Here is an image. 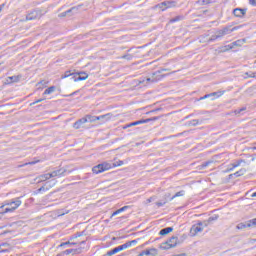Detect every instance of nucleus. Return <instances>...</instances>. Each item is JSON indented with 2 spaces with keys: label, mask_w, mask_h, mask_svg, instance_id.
Returning <instances> with one entry per match:
<instances>
[{
  "label": "nucleus",
  "mask_w": 256,
  "mask_h": 256,
  "mask_svg": "<svg viewBox=\"0 0 256 256\" xmlns=\"http://www.w3.org/2000/svg\"><path fill=\"white\" fill-rule=\"evenodd\" d=\"M67 77H75V73H71V71H66L62 76L61 79H67Z\"/></svg>",
  "instance_id": "nucleus-27"
},
{
  "label": "nucleus",
  "mask_w": 256,
  "mask_h": 256,
  "mask_svg": "<svg viewBox=\"0 0 256 256\" xmlns=\"http://www.w3.org/2000/svg\"><path fill=\"white\" fill-rule=\"evenodd\" d=\"M156 205H157V207H163V206L167 205V201L157 202Z\"/></svg>",
  "instance_id": "nucleus-41"
},
{
  "label": "nucleus",
  "mask_w": 256,
  "mask_h": 256,
  "mask_svg": "<svg viewBox=\"0 0 256 256\" xmlns=\"http://www.w3.org/2000/svg\"><path fill=\"white\" fill-rule=\"evenodd\" d=\"M243 111H245V108H242V109H239V110H235V113H241Z\"/></svg>",
  "instance_id": "nucleus-52"
},
{
  "label": "nucleus",
  "mask_w": 256,
  "mask_h": 256,
  "mask_svg": "<svg viewBox=\"0 0 256 256\" xmlns=\"http://www.w3.org/2000/svg\"><path fill=\"white\" fill-rule=\"evenodd\" d=\"M83 235H85V231L82 232H77L76 234H74L73 236H71L69 238V241L67 242H63L59 245V247H71V245H85L86 240H82L80 242L76 241L75 239H79V237H83Z\"/></svg>",
  "instance_id": "nucleus-3"
},
{
  "label": "nucleus",
  "mask_w": 256,
  "mask_h": 256,
  "mask_svg": "<svg viewBox=\"0 0 256 256\" xmlns=\"http://www.w3.org/2000/svg\"><path fill=\"white\" fill-rule=\"evenodd\" d=\"M42 101H45V98L38 99V100L34 101L33 103H31L30 105H37V103H42Z\"/></svg>",
  "instance_id": "nucleus-38"
},
{
  "label": "nucleus",
  "mask_w": 256,
  "mask_h": 256,
  "mask_svg": "<svg viewBox=\"0 0 256 256\" xmlns=\"http://www.w3.org/2000/svg\"><path fill=\"white\" fill-rule=\"evenodd\" d=\"M159 119H161V116H155L152 118L137 120V121L126 124L124 126V129H128V127H135L137 125H143L144 123H151V121H159Z\"/></svg>",
  "instance_id": "nucleus-6"
},
{
  "label": "nucleus",
  "mask_w": 256,
  "mask_h": 256,
  "mask_svg": "<svg viewBox=\"0 0 256 256\" xmlns=\"http://www.w3.org/2000/svg\"><path fill=\"white\" fill-rule=\"evenodd\" d=\"M73 11H77V7H72V8H70V9H68V10L66 11V13H67V15H69L70 13H73Z\"/></svg>",
  "instance_id": "nucleus-37"
},
{
  "label": "nucleus",
  "mask_w": 256,
  "mask_h": 256,
  "mask_svg": "<svg viewBox=\"0 0 256 256\" xmlns=\"http://www.w3.org/2000/svg\"><path fill=\"white\" fill-rule=\"evenodd\" d=\"M203 231V226H200L199 223L197 225H193L190 229V233L192 235H196L197 233H201Z\"/></svg>",
  "instance_id": "nucleus-16"
},
{
  "label": "nucleus",
  "mask_w": 256,
  "mask_h": 256,
  "mask_svg": "<svg viewBox=\"0 0 256 256\" xmlns=\"http://www.w3.org/2000/svg\"><path fill=\"white\" fill-rule=\"evenodd\" d=\"M89 123H95V121H108L109 114L101 115V116H92L88 115Z\"/></svg>",
  "instance_id": "nucleus-10"
},
{
  "label": "nucleus",
  "mask_w": 256,
  "mask_h": 256,
  "mask_svg": "<svg viewBox=\"0 0 256 256\" xmlns=\"http://www.w3.org/2000/svg\"><path fill=\"white\" fill-rule=\"evenodd\" d=\"M247 173V170L245 168L240 169L239 171L235 172L233 175L235 177H241Z\"/></svg>",
  "instance_id": "nucleus-25"
},
{
  "label": "nucleus",
  "mask_w": 256,
  "mask_h": 256,
  "mask_svg": "<svg viewBox=\"0 0 256 256\" xmlns=\"http://www.w3.org/2000/svg\"><path fill=\"white\" fill-rule=\"evenodd\" d=\"M50 177L53 179V177H59V176L57 175V173L54 170L53 172L50 173Z\"/></svg>",
  "instance_id": "nucleus-46"
},
{
  "label": "nucleus",
  "mask_w": 256,
  "mask_h": 256,
  "mask_svg": "<svg viewBox=\"0 0 256 256\" xmlns=\"http://www.w3.org/2000/svg\"><path fill=\"white\" fill-rule=\"evenodd\" d=\"M115 239H117V238L113 237V241H115Z\"/></svg>",
  "instance_id": "nucleus-58"
},
{
  "label": "nucleus",
  "mask_w": 256,
  "mask_h": 256,
  "mask_svg": "<svg viewBox=\"0 0 256 256\" xmlns=\"http://www.w3.org/2000/svg\"><path fill=\"white\" fill-rule=\"evenodd\" d=\"M123 165V161L119 160L115 163H109V162H103L101 164H98L92 168L93 173L95 175H99V173H103L105 171H109V169H113V167H121Z\"/></svg>",
  "instance_id": "nucleus-2"
},
{
  "label": "nucleus",
  "mask_w": 256,
  "mask_h": 256,
  "mask_svg": "<svg viewBox=\"0 0 256 256\" xmlns=\"http://www.w3.org/2000/svg\"><path fill=\"white\" fill-rule=\"evenodd\" d=\"M121 59H126L127 61H131V59H133V55L131 54H126V55H123L121 57Z\"/></svg>",
  "instance_id": "nucleus-35"
},
{
  "label": "nucleus",
  "mask_w": 256,
  "mask_h": 256,
  "mask_svg": "<svg viewBox=\"0 0 256 256\" xmlns=\"http://www.w3.org/2000/svg\"><path fill=\"white\" fill-rule=\"evenodd\" d=\"M158 251L156 248H150L142 251L138 256H157Z\"/></svg>",
  "instance_id": "nucleus-14"
},
{
  "label": "nucleus",
  "mask_w": 256,
  "mask_h": 256,
  "mask_svg": "<svg viewBox=\"0 0 256 256\" xmlns=\"http://www.w3.org/2000/svg\"><path fill=\"white\" fill-rule=\"evenodd\" d=\"M171 232H173V227H166L160 230L159 235L165 236L169 235Z\"/></svg>",
  "instance_id": "nucleus-18"
},
{
  "label": "nucleus",
  "mask_w": 256,
  "mask_h": 256,
  "mask_svg": "<svg viewBox=\"0 0 256 256\" xmlns=\"http://www.w3.org/2000/svg\"><path fill=\"white\" fill-rule=\"evenodd\" d=\"M130 206H124L122 208H119L118 210H116L115 212L112 213L111 218L115 217L116 215H119V213H123V211H127V209H129Z\"/></svg>",
  "instance_id": "nucleus-21"
},
{
  "label": "nucleus",
  "mask_w": 256,
  "mask_h": 256,
  "mask_svg": "<svg viewBox=\"0 0 256 256\" xmlns=\"http://www.w3.org/2000/svg\"><path fill=\"white\" fill-rule=\"evenodd\" d=\"M30 165H35V162H30Z\"/></svg>",
  "instance_id": "nucleus-57"
},
{
  "label": "nucleus",
  "mask_w": 256,
  "mask_h": 256,
  "mask_svg": "<svg viewBox=\"0 0 256 256\" xmlns=\"http://www.w3.org/2000/svg\"><path fill=\"white\" fill-rule=\"evenodd\" d=\"M46 185H49V182H46Z\"/></svg>",
  "instance_id": "nucleus-59"
},
{
  "label": "nucleus",
  "mask_w": 256,
  "mask_h": 256,
  "mask_svg": "<svg viewBox=\"0 0 256 256\" xmlns=\"http://www.w3.org/2000/svg\"><path fill=\"white\" fill-rule=\"evenodd\" d=\"M249 4L252 5V7H256V0H249Z\"/></svg>",
  "instance_id": "nucleus-45"
},
{
  "label": "nucleus",
  "mask_w": 256,
  "mask_h": 256,
  "mask_svg": "<svg viewBox=\"0 0 256 256\" xmlns=\"http://www.w3.org/2000/svg\"><path fill=\"white\" fill-rule=\"evenodd\" d=\"M222 95H225V91H218V92L210 93V97H213L212 101H213V99H219V97H222Z\"/></svg>",
  "instance_id": "nucleus-19"
},
{
  "label": "nucleus",
  "mask_w": 256,
  "mask_h": 256,
  "mask_svg": "<svg viewBox=\"0 0 256 256\" xmlns=\"http://www.w3.org/2000/svg\"><path fill=\"white\" fill-rule=\"evenodd\" d=\"M153 201V197H150L146 200V203H151Z\"/></svg>",
  "instance_id": "nucleus-53"
},
{
  "label": "nucleus",
  "mask_w": 256,
  "mask_h": 256,
  "mask_svg": "<svg viewBox=\"0 0 256 256\" xmlns=\"http://www.w3.org/2000/svg\"><path fill=\"white\" fill-rule=\"evenodd\" d=\"M247 227H251V223H239L237 226H236V229H247Z\"/></svg>",
  "instance_id": "nucleus-26"
},
{
  "label": "nucleus",
  "mask_w": 256,
  "mask_h": 256,
  "mask_svg": "<svg viewBox=\"0 0 256 256\" xmlns=\"http://www.w3.org/2000/svg\"><path fill=\"white\" fill-rule=\"evenodd\" d=\"M176 197H185V190H181L177 192L174 196H172L169 201H173V199H176Z\"/></svg>",
  "instance_id": "nucleus-23"
},
{
  "label": "nucleus",
  "mask_w": 256,
  "mask_h": 256,
  "mask_svg": "<svg viewBox=\"0 0 256 256\" xmlns=\"http://www.w3.org/2000/svg\"><path fill=\"white\" fill-rule=\"evenodd\" d=\"M251 227L255 226L256 227V218L252 219V220H249V222Z\"/></svg>",
  "instance_id": "nucleus-42"
},
{
  "label": "nucleus",
  "mask_w": 256,
  "mask_h": 256,
  "mask_svg": "<svg viewBox=\"0 0 256 256\" xmlns=\"http://www.w3.org/2000/svg\"><path fill=\"white\" fill-rule=\"evenodd\" d=\"M22 197L23 196L4 201V203L0 206V215H5V213H13L17 211V209H19L23 203L21 201Z\"/></svg>",
  "instance_id": "nucleus-1"
},
{
  "label": "nucleus",
  "mask_w": 256,
  "mask_h": 256,
  "mask_svg": "<svg viewBox=\"0 0 256 256\" xmlns=\"http://www.w3.org/2000/svg\"><path fill=\"white\" fill-rule=\"evenodd\" d=\"M233 15L239 19H243V16L247 15V8H235L233 10Z\"/></svg>",
  "instance_id": "nucleus-13"
},
{
  "label": "nucleus",
  "mask_w": 256,
  "mask_h": 256,
  "mask_svg": "<svg viewBox=\"0 0 256 256\" xmlns=\"http://www.w3.org/2000/svg\"><path fill=\"white\" fill-rule=\"evenodd\" d=\"M178 241H179V238L177 236H172L170 239H168L166 242H163L160 245V249H163L164 251L173 249L174 247H177Z\"/></svg>",
  "instance_id": "nucleus-5"
},
{
  "label": "nucleus",
  "mask_w": 256,
  "mask_h": 256,
  "mask_svg": "<svg viewBox=\"0 0 256 256\" xmlns=\"http://www.w3.org/2000/svg\"><path fill=\"white\" fill-rule=\"evenodd\" d=\"M183 16H176L170 20V23H177V21H182Z\"/></svg>",
  "instance_id": "nucleus-32"
},
{
  "label": "nucleus",
  "mask_w": 256,
  "mask_h": 256,
  "mask_svg": "<svg viewBox=\"0 0 256 256\" xmlns=\"http://www.w3.org/2000/svg\"><path fill=\"white\" fill-rule=\"evenodd\" d=\"M209 220H205L203 222L199 221L198 225H200L201 227H203V229H205V227H209Z\"/></svg>",
  "instance_id": "nucleus-31"
},
{
  "label": "nucleus",
  "mask_w": 256,
  "mask_h": 256,
  "mask_svg": "<svg viewBox=\"0 0 256 256\" xmlns=\"http://www.w3.org/2000/svg\"><path fill=\"white\" fill-rule=\"evenodd\" d=\"M42 191H49V188H45V186H42L38 189V192L41 193Z\"/></svg>",
  "instance_id": "nucleus-44"
},
{
  "label": "nucleus",
  "mask_w": 256,
  "mask_h": 256,
  "mask_svg": "<svg viewBox=\"0 0 256 256\" xmlns=\"http://www.w3.org/2000/svg\"><path fill=\"white\" fill-rule=\"evenodd\" d=\"M42 16L41 10H33L26 15V21H35V19H41Z\"/></svg>",
  "instance_id": "nucleus-9"
},
{
  "label": "nucleus",
  "mask_w": 256,
  "mask_h": 256,
  "mask_svg": "<svg viewBox=\"0 0 256 256\" xmlns=\"http://www.w3.org/2000/svg\"><path fill=\"white\" fill-rule=\"evenodd\" d=\"M67 15H68V14H67V12L65 11V12L60 13V14H59V17H67Z\"/></svg>",
  "instance_id": "nucleus-49"
},
{
  "label": "nucleus",
  "mask_w": 256,
  "mask_h": 256,
  "mask_svg": "<svg viewBox=\"0 0 256 256\" xmlns=\"http://www.w3.org/2000/svg\"><path fill=\"white\" fill-rule=\"evenodd\" d=\"M234 48L235 46H233V43H231V44L222 46L220 51L221 53H226V51H231V49H234Z\"/></svg>",
  "instance_id": "nucleus-20"
},
{
  "label": "nucleus",
  "mask_w": 256,
  "mask_h": 256,
  "mask_svg": "<svg viewBox=\"0 0 256 256\" xmlns=\"http://www.w3.org/2000/svg\"><path fill=\"white\" fill-rule=\"evenodd\" d=\"M6 207H15V204H12V205H6Z\"/></svg>",
  "instance_id": "nucleus-55"
},
{
  "label": "nucleus",
  "mask_w": 256,
  "mask_h": 256,
  "mask_svg": "<svg viewBox=\"0 0 256 256\" xmlns=\"http://www.w3.org/2000/svg\"><path fill=\"white\" fill-rule=\"evenodd\" d=\"M11 81H13V83L17 82V76H12L10 77Z\"/></svg>",
  "instance_id": "nucleus-50"
},
{
  "label": "nucleus",
  "mask_w": 256,
  "mask_h": 256,
  "mask_svg": "<svg viewBox=\"0 0 256 256\" xmlns=\"http://www.w3.org/2000/svg\"><path fill=\"white\" fill-rule=\"evenodd\" d=\"M242 163H243V160H238L233 164H230V168L227 169V172L231 173V171H233L234 169H237V167H240Z\"/></svg>",
  "instance_id": "nucleus-17"
},
{
  "label": "nucleus",
  "mask_w": 256,
  "mask_h": 256,
  "mask_svg": "<svg viewBox=\"0 0 256 256\" xmlns=\"http://www.w3.org/2000/svg\"><path fill=\"white\" fill-rule=\"evenodd\" d=\"M161 109H156V110H152L147 112V115H151V113H157V111H160Z\"/></svg>",
  "instance_id": "nucleus-48"
},
{
  "label": "nucleus",
  "mask_w": 256,
  "mask_h": 256,
  "mask_svg": "<svg viewBox=\"0 0 256 256\" xmlns=\"http://www.w3.org/2000/svg\"><path fill=\"white\" fill-rule=\"evenodd\" d=\"M146 81H147V82H151V83H155V82H157V79H155V78L152 76V78H147Z\"/></svg>",
  "instance_id": "nucleus-43"
},
{
  "label": "nucleus",
  "mask_w": 256,
  "mask_h": 256,
  "mask_svg": "<svg viewBox=\"0 0 256 256\" xmlns=\"http://www.w3.org/2000/svg\"><path fill=\"white\" fill-rule=\"evenodd\" d=\"M56 172V175L58 177H63V175H65V173H67V170L65 168H60L58 170H54Z\"/></svg>",
  "instance_id": "nucleus-24"
},
{
  "label": "nucleus",
  "mask_w": 256,
  "mask_h": 256,
  "mask_svg": "<svg viewBox=\"0 0 256 256\" xmlns=\"http://www.w3.org/2000/svg\"><path fill=\"white\" fill-rule=\"evenodd\" d=\"M209 165H213V160H208L206 162H203L201 165H200V169H206V167H209Z\"/></svg>",
  "instance_id": "nucleus-28"
},
{
  "label": "nucleus",
  "mask_w": 256,
  "mask_h": 256,
  "mask_svg": "<svg viewBox=\"0 0 256 256\" xmlns=\"http://www.w3.org/2000/svg\"><path fill=\"white\" fill-rule=\"evenodd\" d=\"M246 75H248L250 79H256V72H247Z\"/></svg>",
  "instance_id": "nucleus-36"
},
{
  "label": "nucleus",
  "mask_w": 256,
  "mask_h": 256,
  "mask_svg": "<svg viewBox=\"0 0 256 256\" xmlns=\"http://www.w3.org/2000/svg\"><path fill=\"white\" fill-rule=\"evenodd\" d=\"M85 123H89V115H86L85 117L80 118L79 120H77L73 124V128L74 129H81V127H83V125H85Z\"/></svg>",
  "instance_id": "nucleus-11"
},
{
  "label": "nucleus",
  "mask_w": 256,
  "mask_h": 256,
  "mask_svg": "<svg viewBox=\"0 0 256 256\" xmlns=\"http://www.w3.org/2000/svg\"><path fill=\"white\" fill-rule=\"evenodd\" d=\"M192 125H199V120H192Z\"/></svg>",
  "instance_id": "nucleus-51"
},
{
  "label": "nucleus",
  "mask_w": 256,
  "mask_h": 256,
  "mask_svg": "<svg viewBox=\"0 0 256 256\" xmlns=\"http://www.w3.org/2000/svg\"><path fill=\"white\" fill-rule=\"evenodd\" d=\"M176 5L177 2L175 1H164L156 5V9H161V11H165V9H171V7H176Z\"/></svg>",
  "instance_id": "nucleus-8"
},
{
  "label": "nucleus",
  "mask_w": 256,
  "mask_h": 256,
  "mask_svg": "<svg viewBox=\"0 0 256 256\" xmlns=\"http://www.w3.org/2000/svg\"><path fill=\"white\" fill-rule=\"evenodd\" d=\"M3 7H5V4L0 5V13H1V11H3Z\"/></svg>",
  "instance_id": "nucleus-54"
},
{
  "label": "nucleus",
  "mask_w": 256,
  "mask_h": 256,
  "mask_svg": "<svg viewBox=\"0 0 256 256\" xmlns=\"http://www.w3.org/2000/svg\"><path fill=\"white\" fill-rule=\"evenodd\" d=\"M209 97H211V94H206V95L200 97L199 101H203L204 99H209Z\"/></svg>",
  "instance_id": "nucleus-40"
},
{
  "label": "nucleus",
  "mask_w": 256,
  "mask_h": 256,
  "mask_svg": "<svg viewBox=\"0 0 256 256\" xmlns=\"http://www.w3.org/2000/svg\"><path fill=\"white\" fill-rule=\"evenodd\" d=\"M137 243V240H131V241H128L118 247H115L113 248L112 250H109L107 253H106V256H113V255H116V253H119L121 251H125V249H129V247H133V245H135Z\"/></svg>",
  "instance_id": "nucleus-4"
},
{
  "label": "nucleus",
  "mask_w": 256,
  "mask_h": 256,
  "mask_svg": "<svg viewBox=\"0 0 256 256\" xmlns=\"http://www.w3.org/2000/svg\"><path fill=\"white\" fill-rule=\"evenodd\" d=\"M163 71H169V69L162 68V69L158 70L157 72H155V73L153 74V77H155V75H157V73H163Z\"/></svg>",
  "instance_id": "nucleus-39"
},
{
  "label": "nucleus",
  "mask_w": 256,
  "mask_h": 256,
  "mask_svg": "<svg viewBox=\"0 0 256 256\" xmlns=\"http://www.w3.org/2000/svg\"><path fill=\"white\" fill-rule=\"evenodd\" d=\"M203 3H206V4L209 3V0H203Z\"/></svg>",
  "instance_id": "nucleus-56"
},
{
  "label": "nucleus",
  "mask_w": 256,
  "mask_h": 256,
  "mask_svg": "<svg viewBox=\"0 0 256 256\" xmlns=\"http://www.w3.org/2000/svg\"><path fill=\"white\" fill-rule=\"evenodd\" d=\"M41 181H47L48 179H52L51 178V173H46L40 176Z\"/></svg>",
  "instance_id": "nucleus-30"
},
{
  "label": "nucleus",
  "mask_w": 256,
  "mask_h": 256,
  "mask_svg": "<svg viewBox=\"0 0 256 256\" xmlns=\"http://www.w3.org/2000/svg\"><path fill=\"white\" fill-rule=\"evenodd\" d=\"M219 219V215H214L208 218V222L213 223V221H217Z\"/></svg>",
  "instance_id": "nucleus-34"
},
{
  "label": "nucleus",
  "mask_w": 256,
  "mask_h": 256,
  "mask_svg": "<svg viewBox=\"0 0 256 256\" xmlns=\"http://www.w3.org/2000/svg\"><path fill=\"white\" fill-rule=\"evenodd\" d=\"M80 253H83V248L81 247L76 249H67L62 252V255H79Z\"/></svg>",
  "instance_id": "nucleus-15"
},
{
  "label": "nucleus",
  "mask_w": 256,
  "mask_h": 256,
  "mask_svg": "<svg viewBox=\"0 0 256 256\" xmlns=\"http://www.w3.org/2000/svg\"><path fill=\"white\" fill-rule=\"evenodd\" d=\"M56 89H57V87H55V86H50L49 88H47V89L44 91L43 95H51V93H55Z\"/></svg>",
  "instance_id": "nucleus-22"
},
{
  "label": "nucleus",
  "mask_w": 256,
  "mask_h": 256,
  "mask_svg": "<svg viewBox=\"0 0 256 256\" xmlns=\"http://www.w3.org/2000/svg\"><path fill=\"white\" fill-rule=\"evenodd\" d=\"M77 93H79V91H75L69 95H66V97H73L74 95H77Z\"/></svg>",
  "instance_id": "nucleus-47"
},
{
  "label": "nucleus",
  "mask_w": 256,
  "mask_h": 256,
  "mask_svg": "<svg viewBox=\"0 0 256 256\" xmlns=\"http://www.w3.org/2000/svg\"><path fill=\"white\" fill-rule=\"evenodd\" d=\"M217 39H219V38H218L217 34L215 33L214 35H212V36L209 38L208 42H209V43H213V41H217Z\"/></svg>",
  "instance_id": "nucleus-33"
},
{
  "label": "nucleus",
  "mask_w": 256,
  "mask_h": 256,
  "mask_svg": "<svg viewBox=\"0 0 256 256\" xmlns=\"http://www.w3.org/2000/svg\"><path fill=\"white\" fill-rule=\"evenodd\" d=\"M243 43H245V39L234 41V42H232V45L234 47H241V45H243Z\"/></svg>",
  "instance_id": "nucleus-29"
},
{
  "label": "nucleus",
  "mask_w": 256,
  "mask_h": 256,
  "mask_svg": "<svg viewBox=\"0 0 256 256\" xmlns=\"http://www.w3.org/2000/svg\"><path fill=\"white\" fill-rule=\"evenodd\" d=\"M233 31H237V27L231 28V26H225L223 29L217 30L216 35L218 39H222L225 35H231Z\"/></svg>",
  "instance_id": "nucleus-7"
},
{
  "label": "nucleus",
  "mask_w": 256,
  "mask_h": 256,
  "mask_svg": "<svg viewBox=\"0 0 256 256\" xmlns=\"http://www.w3.org/2000/svg\"><path fill=\"white\" fill-rule=\"evenodd\" d=\"M88 77L89 74H87L86 72H75L72 79L73 81H86Z\"/></svg>",
  "instance_id": "nucleus-12"
}]
</instances>
